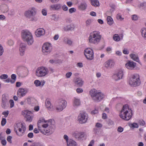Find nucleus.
I'll list each match as a JSON object with an SVG mask.
<instances>
[{"label": "nucleus", "instance_id": "obj_43", "mask_svg": "<svg viewBox=\"0 0 146 146\" xmlns=\"http://www.w3.org/2000/svg\"><path fill=\"white\" fill-rule=\"evenodd\" d=\"M8 76L6 74H3L0 76V79H5L7 78Z\"/></svg>", "mask_w": 146, "mask_h": 146}, {"label": "nucleus", "instance_id": "obj_52", "mask_svg": "<svg viewBox=\"0 0 146 146\" xmlns=\"http://www.w3.org/2000/svg\"><path fill=\"white\" fill-rule=\"evenodd\" d=\"M42 14L46 16L47 15V10L45 9H43L42 11Z\"/></svg>", "mask_w": 146, "mask_h": 146}, {"label": "nucleus", "instance_id": "obj_28", "mask_svg": "<svg viewBox=\"0 0 146 146\" xmlns=\"http://www.w3.org/2000/svg\"><path fill=\"white\" fill-rule=\"evenodd\" d=\"M0 9L3 13H6L8 11L7 6L5 4H3L1 5Z\"/></svg>", "mask_w": 146, "mask_h": 146}, {"label": "nucleus", "instance_id": "obj_15", "mask_svg": "<svg viewBox=\"0 0 146 146\" xmlns=\"http://www.w3.org/2000/svg\"><path fill=\"white\" fill-rule=\"evenodd\" d=\"M125 66L127 69L132 70L136 66V64L133 61L128 60L125 64Z\"/></svg>", "mask_w": 146, "mask_h": 146}, {"label": "nucleus", "instance_id": "obj_50", "mask_svg": "<svg viewBox=\"0 0 146 146\" xmlns=\"http://www.w3.org/2000/svg\"><path fill=\"white\" fill-rule=\"evenodd\" d=\"M76 11V9L74 8H70L69 10V12L70 13L75 12Z\"/></svg>", "mask_w": 146, "mask_h": 146}, {"label": "nucleus", "instance_id": "obj_34", "mask_svg": "<svg viewBox=\"0 0 146 146\" xmlns=\"http://www.w3.org/2000/svg\"><path fill=\"white\" fill-rule=\"evenodd\" d=\"M141 31L142 36L145 40H146V29L144 28H142L141 29Z\"/></svg>", "mask_w": 146, "mask_h": 146}, {"label": "nucleus", "instance_id": "obj_56", "mask_svg": "<svg viewBox=\"0 0 146 146\" xmlns=\"http://www.w3.org/2000/svg\"><path fill=\"white\" fill-rule=\"evenodd\" d=\"M8 43L9 45L12 46L14 44V42L12 40H10L8 41Z\"/></svg>", "mask_w": 146, "mask_h": 146}, {"label": "nucleus", "instance_id": "obj_48", "mask_svg": "<svg viewBox=\"0 0 146 146\" xmlns=\"http://www.w3.org/2000/svg\"><path fill=\"white\" fill-rule=\"evenodd\" d=\"M62 10L64 11H67L68 10V7L65 5H63L62 6Z\"/></svg>", "mask_w": 146, "mask_h": 146}, {"label": "nucleus", "instance_id": "obj_54", "mask_svg": "<svg viewBox=\"0 0 146 146\" xmlns=\"http://www.w3.org/2000/svg\"><path fill=\"white\" fill-rule=\"evenodd\" d=\"M139 124L141 125L144 126L145 125V122L143 120H140L139 122Z\"/></svg>", "mask_w": 146, "mask_h": 146}, {"label": "nucleus", "instance_id": "obj_64", "mask_svg": "<svg viewBox=\"0 0 146 146\" xmlns=\"http://www.w3.org/2000/svg\"><path fill=\"white\" fill-rule=\"evenodd\" d=\"M77 66L80 68H82L83 66V65L82 63L79 62L77 63Z\"/></svg>", "mask_w": 146, "mask_h": 146}, {"label": "nucleus", "instance_id": "obj_19", "mask_svg": "<svg viewBox=\"0 0 146 146\" xmlns=\"http://www.w3.org/2000/svg\"><path fill=\"white\" fill-rule=\"evenodd\" d=\"M31 113V112L27 110H25L22 112V114L25 116L27 118V121L31 122L32 120V117L29 115Z\"/></svg>", "mask_w": 146, "mask_h": 146}, {"label": "nucleus", "instance_id": "obj_59", "mask_svg": "<svg viewBox=\"0 0 146 146\" xmlns=\"http://www.w3.org/2000/svg\"><path fill=\"white\" fill-rule=\"evenodd\" d=\"M4 115L5 117H7L9 114L8 111H3L2 113Z\"/></svg>", "mask_w": 146, "mask_h": 146}, {"label": "nucleus", "instance_id": "obj_10", "mask_svg": "<svg viewBox=\"0 0 146 146\" xmlns=\"http://www.w3.org/2000/svg\"><path fill=\"white\" fill-rule=\"evenodd\" d=\"M42 52L45 54H49L52 51V46L48 42H46L43 44L42 47Z\"/></svg>", "mask_w": 146, "mask_h": 146}, {"label": "nucleus", "instance_id": "obj_25", "mask_svg": "<svg viewBox=\"0 0 146 146\" xmlns=\"http://www.w3.org/2000/svg\"><path fill=\"white\" fill-rule=\"evenodd\" d=\"M34 84L36 87L39 86H43L45 84V81L44 80H42L40 82L39 80H36L35 81Z\"/></svg>", "mask_w": 146, "mask_h": 146}, {"label": "nucleus", "instance_id": "obj_39", "mask_svg": "<svg viewBox=\"0 0 146 146\" xmlns=\"http://www.w3.org/2000/svg\"><path fill=\"white\" fill-rule=\"evenodd\" d=\"M72 29V27H71V25H70L65 26L63 28L64 30L65 31L71 30Z\"/></svg>", "mask_w": 146, "mask_h": 146}, {"label": "nucleus", "instance_id": "obj_49", "mask_svg": "<svg viewBox=\"0 0 146 146\" xmlns=\"http://www.w3.org/2000/svg\"><path fill=\"white\" fill-rule=\"evenodd\" d=\"M72 73L71 72H68L65 75V76L66 78H70L72 75Z\"/></svg>", "mask_w": 146, "mask_h": 146}, {"label": "nucleus", "instance_id": "obj_26", "mask_svg": "<svg viewBox=\"0 0 146 146\" xmlns=\"http://www.w3.org/2000/svg\"><path fill=\"white\" fill-rule=\"evenodd\" d=\"M129 56L130 58L133 60L138 62L139 64H141L138 56L137 54H131L129 55Z\"/></svg>", "mask_w": 146, "mask_h": 146}, {"label": "nucleus", "instance_id": "obj_27", "mask_svg": "<svg viewBox=\"0 0 146 146\" xmlns=\"http://www.w3.org/2000/svg\"><path fill=\"white\" fill-rule=\"evenodd\" d=\"M27 100L28 104L31 105H34L36 101L33 98L31 97H29L27 99Z\"/></svg>", "mask_w": 146, "mask_h": 146}, {"label": "nucleus", "instance_id": "obj_53", "mask_svg": "<svg viewBox=\"0 0 146 146\" xmlns=\"http://www.w3.org/2000/svg\"><path fill=\"white\" fill-rule=\"evenodd\" d=\"M123 128L121 126L118 127L117 131L120 133H121L123 132Z\"/></svg>", "mask_w": 146, "mask_h": 146}, {"label": "nucleus", "instance_id": "obj_63", "mask_svg": "<svg viewBox=\"0 0 146 146\" xmlns=\"http://www.w3.org/2000/svg\"><path fill=\"white\" fill-rule=\"evenodd\" d=\"M11 78L14 80H16V76L15 74H12L11 75Z\"/></svg>", "mask_w": 146, "mask_h": 146}, {"label": "nucleus", "instance_id": "obj_1", "mask_svg": "<svg viewBox=\"0 0 146 146\" xmlns=\"http://www.w3.org/2000/svg\"><path fill=\"white\" fill-rule=\"evenodd\" d=\"M38 129L43 134L49 135L52 134L54 132V125L51 122L46 120L44 118H41L37 122Z\"/></svg>", "mask_w": 146, "mask_h": 146}, {"label": "nucleus", "instance_id": "obj_62", "mask_svg": "<svg viewBox=\"0 0 146 146\" xmlns=\"http://www.w3.org/2000/svg\"><path fill=\"white\" fill-rule=\"evenodd\" d=\"M76 91L78 93H81L82 92L83 90L81 88H78L76 89Z\"/></svg>", "mask_w": 146, "mask_h": 146}, {"label": "nucleus", "instance_id": "obj_57", "mask_svg": "<svg viewBox=\"0 0 146 146\" xmlns=\"http://www.w3.org/2000/svg\"><path fill=\"white\" fill-rule=\"evenodd\" d=\"M64 139L66 141V143L69 141L68 137L66 135H64L63 136Z\"/></svg>", "mask_w": 146, "mask_h": 146}, {"label": "nucleus", "instance_id": "obj_7", "mask_svg": "<svg viewBox=\"0 0 146 146\" xmlns=\"http://www.w3.org/2000/svg\"><path fill=\"white\" fill-rule=\"evenodd\" d=\"M25 130V124L21 123H17L14 127V131L17 135L19 136L23 135Z\"/></svg>", "mask_w": 146, "mask_h": 146}, {"label": "nucleus", "instance_id": "obj_38", "mask_svg": "<svg viewBox=\"0 0 146 146\" xmlns=\"http://www.w3.org/2000/svg\"><path fill=\"white\" fill-rule=\"evenodd\" d=\"M113 38L114 40L116 41H119L121 39L119 36L117 34H115L113 35Z\"/></svg>", "mask_w": 146, "mask_h": 146}, {"label": "nucleus", "instance_id": "obj_4", "mask_svg": "<svg viewBox=\"0 0 146 146\" xmlns=\"http://www.w3.org/2000/svg\"><path fill=\"white\" fill-rule=\"evenodd\" d=\"M90 94L93 100L96 102H100L104 97L103 93L95 89L91 90L90 91Z\"/></svg>", "mask_w": 146, "mask_h": 146}, {"label": "nucleus", "instance_id": "obj_17", "mask_svg": "<svg viewBox=\"0 0 146 146\" xmlns=\"http://www.w3.org/2000/svg\"><path fill=\"white\" fill-rule=\"evenodd\" d=\"M45 34V31L43 28L37 29L35 32V34L36 36L39 37L43 36Z\"/></svg>", "mask_w": 146, "mask_h": 146}, {"label": "nucleus", "instance_id": "obj_14", "mask_svg": "<svg viewBox=\"0 0 146 146\" xmlns=\"http://www.w3.org/2000/svg\"><path fill=\"white\" fill-rule=\"evenodd\" d=\"M28 91L26 88H20L17 90V95L19 98H21L25 96Z\"/></svg>", "mask_w": 146, "mask_h": 146}, {"label": "nucleus", "instance_id": "obj_9", "mask_svg": "<svg viewBox=\"0 0 146 146\" xmlns=\"http://www.w3.org/2000/svg\"><path fill=\"white\" fill-rule=\"evenodd\" d=\"M48 73V70L45 67H41L38 68L36 70L35 75L38 77H42L45 76Z\"/></svg>", "mask_w": 146, "mask_h": 146}, {"label": "nucleus", "instance_id": "obj_51", "mask_svg": "<svg viewBox=\"0 0 146 146\" xmlns=\"http://www.w3.org/2000/svg\"><path fill=\"white\" fill-rule=\"evenodd\" d=\"M9 102L10 104V107L11 108H12L14 105V101L12 100H10L9 101Z\"/></svg>", "mask_w": 146, "mask_h": 146}, {"label": "nucleus", "instance_id": "obj_37", "mask_svg": "<svg viewBox=\"0 0 146 146\" xmlns=\"http://www.w3.org/2000/svg\"><path fill=\"white\" fill-rule=\"evenodd\" d=\"M51 19L55 21H57L59 19V17L56 14H54L52 15L51 17Z\"/></svg>", "mask_w": 146, "mask_h": 146}, {"label": "nucleus", "instance_id": "obj_8", "mask_svg": "<svg viewBox=\"0 0 146 146\" xmlns=\"http://www.w3.org/2000/svg\"><path fill=\"white\" fill-rule=\"evenodd\" d=\"M139 78V74H137L132 75L129 81V85L132 87H136L139 86L141 84Z\"/></svg>", "mask_w": 146, "mask_h": 146}, {"label": "nucleus", "instance_id": "obj_23", "mask_svg": "<svg viewBox=\"0 0 146 146\" xmlns=\"http://www.w3.org/2000/svg\"><path fill=\"white\" fill-rule=\"evenodd\" d=\"M74 82L76 85L79 87L82 86L84 83V81L81 78H78L74 79Z\"/></svg>", "mask_w": 146, "mask_h": 146}, {"label": "nucleus", "instance_id": "obj_16", "mask_svg": "<svg viewBox=\"0 0 146 146\" xmlns=\"http://www.w3.org/2000/svg\"><path fill=\"white\" fill-rule=\"evenodd\" d=\"M62 5L60 3H56L51 5L49 7V9L51 11H58L60 10Z\"/></svg>", "mask_w": 146, "mask_h": 146}, {"label": "nucleus", "instance_id": "obj_36", "mask_svg": "<svg viewBox=\"0 0 146 146\" xmlns=\"http://www.w3.org/2000/svg\"><path fill=\"white\" fill-rule=\"evenodd\" d=\"M107 23L110 25H112L113 23L112 18L110 16H108L107 17Z\"/></svg>", "mask_w": 146, "mask_h": 146}, {"label": "nucleus", "instance_id": "obj_58", "mask_svg": "<svg viewBox=\"0 0 146 146\" xmlns=\"http://www.w3.org/2000/svg\"><path fill=\"white\" fill-rule=\"evenodd\" d=\"M116 17L118 20H122L123 19V18H122L121 15L119 14L117 15Z\"/></svg>", "mask_w": 146, "mask_h": 146}, {"label": "nucleus", "instance_id": "obj_61", "mask_svg": "<svg viewBox=\"0 0 146 146\" xmlns=\"http://www.w3.org/2000/svg\"><path fill=\"white\" fill-rule=\"evenodd\" d=\"M146 5V3L145 2H143L141 3L139 5L140 7H143Z\"/></svg>", "mask_w": 146, "mask_h": 146}, {"label": "nucleus", "instance_id": "obj_22", "mask_svg": "<svg viewBox=\"0 0 146 146\" xmlns=\"http://www.w3.org/2000/svg\"><path fill=\"white\" fill-rule=\"evenodd\" d=\"M9 98L8 97L5 95L3 94L2 98V106L3 108H5L6 106Z\"/></svg>", "mask_w": 146, "mask_h": 146}, {"label": "nucleus", "instance_id": "obj_21", "mask_svg": "<svg viewBox=\"0 0 146 146\" xmlns=\"http://www.w3.org/2000/svg\"><path fill=\"white\" fill-rule=\"evenodd\" d=\"M26 46V44L24 43H21L20 44L19 50L21 56H23L24 55Z\"/></svg>", "mask_w": 146, "mask_h": 146}, {"label": "nucleus", "instance_id": "obj_47", "mask_svg": "<svg viewBox=\"0 0 146 146\" xmlns=\"http://www.w3.org/2000/svg\"><path fill=\"white\" fill-rule=\"evenodd\" d=\"M138 19V16L135 15H133L132 16V19L134 21L137 20Z\"/></svg>", "mask_w": 146, "mask_h": 146}, {"label": "nucleus", "instance_id": "obj_45", "mask_svg": "<svg viewBox=\"0 0 146 146\" xmlns=\"http://www.w3.org/2000/svg\"><path fill=\"white\" fill-rule=\"evenodd\" d=\"M4 52V49L2 45L0 44V56H2Z\"/></svg>", "mask_w": 146, "mask_h": 146}, {"label": "nucleus", "instance_id": "obj_29", "mask_svg": "<svg viewBox=\"0 0 146 146\" xmlns=\"http://www.w3.org/2000/svg\"><path fill=\"white\" fill-rule=\"evenodd\" d=\"M67 146H76V142L74 140L70 139L67 143Z\"/></svg>", "mask_w": 146, "mask_h": 146}, {"label": "nucleus", "instance_id": "obj_44", "mask_svg": "<svg viewBox=\"0 0 146 146\" xmlns=\"http://www.w3.org/2000/svg\"><path fill=\"white\" fill-rule=\"evenodd\" d=\"M92 22V20L91 19H89L87 20L86 21V25L87 27L90 26Z\"/></svg>", "mask_w": 146, "mask_h": 146}, {"label": "nucleus", "instance_id": "obj_5", "mask_svg": "<svg viewBox=\"0 0 146 146\" xmlns=\"http://www.w3.org/2000/svg\"><path fill=\"white\" fill-rule=\"evenodd\" d=\"M37 13V10L34 7H33L25 11V15L30 21H36L37 19L35 16Z\"/></svg>", "mask_w": 146, "mask_h": 146}, {"label": "nucleus", "instance_id": "obj_41", "mask_svg": "<svg viewBox=\"0 0 146 146\" xmlns=\"http://www.w3.org/2000/svg\"><path fill=\"white\" fill-rule=\"evenodd\" d=\"M119 78V76L116 73L114 74L113 76V79L116 81H118L121 79Z\"/></svg>", "mask_w": 146, "mask_h": 146}, {"label": "nucleus", "instance_id": "obj_30", "mask_svg": "<svg viewBox=\"0 0 146 146\" xmlns=\"http://www.w3.org/2000/svg\"><path fill=\"white\" fill-rule=\"evenodd\" d=\"M92 5L95 7H99L100 6L99 2L98 0H90Z\"/></svg>", "mask_w": 146, "mask_h": 146}, {"label": "nucleus", "instance_id": "obj_40", "mask_svg": "<svg viewBox=\"0 0 146 146\" xmlns=\"http://www.w3.org/2000/svg\"><path fill=\"white\" fill-rule=\"evenodd\" d=\"M130 127L133 128H137L138 127L137 124L136 123H130L129 125Z\"/></svg>", "mask_w": 146, "mask_h": 146}, {"label": "nucleus", "instance_id": "obj_2", "mask_svg": "<svg viewBox=\"0 0 146 146\" xmlns=\"http://www.w3.org/2000/svg\"><path fill=\"white\" fill-rule=\"evenodd\" d=\"M132 110L129 108L128 105L126 104L123 106L119 115L122 119L128 121L132 116Z\"/></svg>", "mask_w": 146, "mask_h": 146}, {"label": "nucleus", "instance_id": "obj_31", "mask_svg": "<svg viewBox=\"0 0 146 146\" xmlns=\"http://www.w3.org/2000/svg\"><path fill=\"white\" fill-rule=\"evenodd\" d=\"M45 105L46 107L49 110H50L52 108L50 102L48 100H46L45 102Z\"/></svg>", "mask_w": 146, "mask_h": 146}, {"label": "nucleus", "instance_id": "obj_12", "mask_svg": "<svg viewBox=\"0 0 146 146\" xmlns=\"http://www.w3.org/2000/svg\"><path fill=\"white\" fill-rule=\"evenodd\" d=\"M67 105V103L65 100H60L56 107V110L58 111H61L66 107Z\"/></svg>", "mask_w": 146, "mask_h": 146}, {"label": "nucleus", "instance_id": "obj_11", "mask_svg": "<svg viewBox=\"0 0 146 146\" xmlns=\"http://www.w3.org/2000/svg\"><path fill=\"white\" fill-rule=\"evenodd\" d=\"M88 118V115L86 113H81L78 115L77 120L80 123L84 124L87 122Z\"/></svg>", "mask_w": 146, "mask_h": 146}, {"label": "nucleus", "instance_id": "obj_32", "mask_svg": "<svg viewBox=\"0 0 146 146\" xmlns=\"http://www.w3.org/2000/svg\"><path fill=\"white\" fill-rule=\"evenodd\" d=\"M63 41L66 44H68V45H71L72 43V41L66 37H65L63 39Z\"/></svg>", "mask_w": 146, "mask_h": 146}, {"label": "nucleus", "instance_id": "obj_13", "mask_svg": "<svg viewBox=\"0 0 146 146\" xmlns=\"http://www.w3.org/2000/svg\"><path fill=\"white\" fill-rule=\"evenodd\" d=\"M84 53L87 59L91 60L94 59V52L92 49L86 48L85 49Z\"/></svg>", "mask_w": 146, "mask_h": 146}, {"label": "nucleus", "instance_id": "obj_3", "mask_svg": "<svg viewBox=\"0 0 146 146\" xmlns=\"http://www.w3.org/2000/svg\"><path fill=\"white\" fill-rule=\"evenodd\" d=\"M21 37L23 40L27 42L28 45H31L34 42V39L32 33L28 30H23L22 31Z\"/></svg>", "mask_w": 146, "mask_h": 146}, {"label": "nucleus", "instance_id": "obj_18", "mask_svg": "<svg viewBox=\"0 0 146 146\" xmlns=\"http://www.w3.org/2000/svg\"><path fill=\"white\" fill-rule=\"evenodd\" d=\"M73 135L76 138L78 139H80L84 137L85 133L83 132L76 131L73 133Z\"/></svg>", "mask_w": 146, "mask_h": 146}, {"label": "nucleus", "instance_id": "obj_6", "mask_svg": "<svg viewBox=\"0 0 146 146\" xmlns=\"http://www.w3.org/2000/svg\"><path fill=\"white\" fill-rule=\"evenodd\" d=\"M101 38V36L99 32L94 31L91 32L89 37V42L95 44H98L100 42Z\"/></svg>", "mask_w": 146, "mask_h": 146}, {"label": "nucleus", "instance_id": "obj_20", "mask_svg": "<svg viewBox=\"0 0 146 146\" xmlns=\"http://www.w3.org/2000/svg\"><path fill=\"white\" fill-rule=\"evenodd\" d=\"M114 64L115 63L113 60H109L105 62L104 66L107 68H111L114 66Z\"/></svg>", "mask_w": 146, "mask_h": 146}, {"label": "nucleus", "instance_id": "obj_24", "mask_svg": "<svg viewBox=\"0 0 146 146\" xmlns=\"http://www.w3.org/2000/svg\"><path fill=\"white\" fill-rule=\"evenodd\" d=\"M81 104V101L80 99L78 98H74L73 100V106L75 108L77 107Z\"/></svg>", "mask_w": 146, "mask_h": 146}, {"label": "nucleus", "instance_id": "obj_55", "mask_svg": "<svg viewBox=\"0 0 146 146\" xmlns=\"http://www.w3.org/2000/svg\"><path fill=\"white\" fill-rule=\"evenodd\" d=\"M12 137L10 136H8L7 138V140L10 143H12Z\"/></svg>", "mask_w": 146, "mask_h": 146}, {"label": "nucleus", "instance_id": "obj_42", "mask_svg": "<svg viewBox=\"0 0 146 146\" xmlns=\"http://www.w3.org/2000/svg\"><path fill=\"white\" fill-rule=\"evenodd\" d=\"M119 78V76L116 73L114 74L113 76V79L116 81H118L121 79Z\"/></svg>", "mask_w": 146, "mask_h": 146}, {"label": "nucleus", "instance_id": "obj_33", "mask_svg": "<svg viewBox=\"0 0 146 146\" xmlns=\"http://www.w3.org/2000/svg\"><path fill=\"white\" fill-rule=\"evenodd\" d=\"M119 76L121 79H122L123 75V71L122 69L119 70L116 73Z\"/></svg>", "mask_w": 146, "mask_h": 146}, {"label": "nucleus", "instance_id": "obj_46", "mask_svg": "<svg viewBox=\"0 0 146 146\" xmlns=\"http://www.w3.org/2000/svg\"><path fill=\"white\" fill-rule=\"evenodd\" d=\"M6 123V119L3 118L2 119L1 121V125L2 126H3Z\"/></svg>", "mask_w": 146, "mask_h": 146}, {"label": "nucleus", "instance_id": "obj_35", "mask_svg": "<svg viewBox=\"0 0 146 146\" xmlns=\"http://www.w3.org/2000/svg\"><path fill=\"white\" fill-rule=\"evenodd\" d=\"M87 5L86 3H81L79 6V9L81 10H84L86 8Z\"/></svg>", "mask_w": 146, "mask_h": 146}, {"label": "nucleus", "instance_id": "obj_60", "mask_svg": "<svg viewBox=\"0 0 146 146\" xmlns=\"http://www.w3.org/2000/svg\"><path fill=\"white\" fill-rule=\"evenodd\" d=\"M123 52L125 54H128L129 53V51L127 49H124L123 51Z\"/></svg>", "mask_w": 146, "mask_h": 146}]
</instances>
